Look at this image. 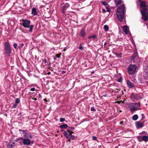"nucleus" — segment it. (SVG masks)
I'll list each match as a JSON object with an SVG mask.
<instances>
[{
  "instance_id": "obj_1",
  "label": "nucleus",
  "mask_w": 148,
  "mask_h": 148,
  "mask_svg": "<svg viewBox=\"0 0 148 148\" xmlns=\"http://www.w3.org/2000/svg\"><path fill=\"white\" fill-rule=\"evenodd\" d=\"M125 7L123 5H121L116 11V14L117 19L120 22H122L124 17V12Z\"/></svg>"
},
{
  "instance_id": "obj_2",
  "label": "nucleus",
  "mask_w": 148,
  "mask_h": 148,
  "mask_svg": "<svg viewBox=\"0 0 148 148\" xmlns=\"http://www.w3.org/2000/svg\"><path fill=\"white\" fill-rule=\"evenodd\" d=\"M23 23L22 24V25L25 28H29V32L30 33L32 32V31L34 25H30L31 22L30 21L26 20L23 19Z\"/></svg>"
},
{
  "instance_id": "obj_3",
  "label": "nucleus",
  "mask_w": 148,
  "mask_h": 148,
  "mask_svg": "<svg viewBox=\"0 0 148 148\" xmlns=\"http://www.w3.org/2000/svg\"><path fill=\"white\" fill-rule=\"evenodd\" d=\"M137 67L136 64H130L127 69V72L130 75H132L135 73Z\"/></svg>"
},
{
  "instance_id": "obj_4",
  "label": "nucleus",
  "mask_w": 148,
  "mask_h": 148,
  "mask_svg": "<svg viewBox=\"0 0 148 148\" xmlns=\"http://www.w3.org/2000/svg\"><path fill=\"white\" fill-rule=\"evenodd\" d=\"M4 46V49L5 51V54L7 56L9 57L11 53V50L9 42H6Z\"/></svg>"
},
{
  "instance_id": "obj_5",
  "label": "nucleus",
  "mask_w": 148,
  "mask_h": 148,
  "mask_svg": "<svg viewBox=\"0 0 148 148\" xmlns=\"http://www.w3.org/2000/svg\"><path fill=\"white\" fill-rule=\"evenodd\" d=\"M134 106L130 108V111L132 112H134L135 111L139 110L140 107V103H135L133 104Z\"/></svg>"
},
{
  "instance_id": "obj_6",
  "label": "nucleus",
  "mask_w": 148,
  "mask_h": 148,
  "mask_svg": "<svg viewBox=\"0 0 148 148\" xmlns=\"http://www.w3.org/2000/svg\"><path fill=\"white\" fill-rule=\"evenodd\" d=\"M142 16V18L145 21H147L148 19V9L145 11H140Z\"/></svg>"
},
{
  "instance_id": "obj_7",
  "label": "nucleus",
  "mask_w": 148,
  "mask_h": 148,
  "mask_svg": "<svg viewBox=\"0 0 148 148\" xmlns=\"http://www.w3.org/2000/svg\"><path fill=\"white\" fill-rule=\"evenodd\" d=\"M22 143L23 145L27 146L29 145L31 143V141L27 138H23L22 140ZM32 144L33 143V142H32Z\"/></svg>"
},
{
  "instance_id": "obj_8",
  "label": "nucleus",
  "mask_w": 148,
  "mask_h": 148,
  "mask_svg": "<svg viewBox=\"0 0 148 148\" xmlns=\"http://www.w3.org/2000/svg\"><path fill=\"white\" fill-rule=\"evenodd\" d=\"M144 122L143 123H141L139 121L136 122L135 124L136 128H141L143 127L144 126Z\"/></svg>"
},
{
  "instance_id": "obj_9",
  "label": "nucleus",
  "mask_w": 148,
  "mask_h": 148,
  "mask_svg": "<svg viewBox=\"0 0 148 148\" xmlns=\"http://www.w3.org/2000/svg\"><path fill=\"white\" fill-rule=\"evenodd\" d=\"M140 5L141 8L143 10H141L140 11H145L148 10L145 2H141L140 3Z\"/></svg>"
},
{
  "instance_id": "obj_10",
  "label": "nucleus",
  "mask_w": 148,
  "mask_h": 148,
  "mask_svg": "<svg viewBox=\"0 0 148 148\" xmlns=\"http://www.w3.org/2000/svg\"><path fill=\"white\" fill-rule=\"evenodd\" d=\"M131 97L132 98L136 100H138L139 99L138 94L136 93L133 92L131 94Z\"/></svg>"
},
{
  "instance_id": "obj_11",
  "label": "nucleus",
  "mask_w": 148,
  "mask_h": 148,
  "mask_svg": "<svg viewBox=\"0 0 148 148\" xmlns=\"http://www.w3.org/2000/svg\"><path fill=\"white\" fill-rule=\"evenodd\" d=\"M16 145L15 142H10L7 144V147L8 148H12Z\"/></svg>"
},
{
  "instance_id": "obj_12",
  "label": "nucleus",
  "mask_w": 148,
  "mask_h": 148,
  "mask_svg": "<svg viewBox=\"0 0 148 148\" xmlns=\"http://www.w3.org/2000/svg\"><path fill=\"white\" fill-rule=\"evenodd\" d=\"M79 34L81 36L82 38H84L86 35V33L85 32V29H81Z\"/></svg>"
},
{
  "instance_id": "obj_13",
  "label": "nucleus",
  "mask_w": 148,
  "mask_h": 148,
  "mask_svg": "<svg viewBox=\"0 0 148 148\" xmlns=\"http://www.w3.org/2000/svg\"><path fill=\"white\" fill-rule=\"evenodd\" d=\"M63 133L64 135L67 138L69 137V136L70 135V134H71V132L70 131L68 130L64 131V132Z\"/></svg>"
},
{
  "instance_id": "obj_14",
  "label": "nucleus",
  "mask_w": 148,
  "mask_h": 148,
  "mask_svg": "<svg viewBox=\"0 0 148 148\" xmlns=\"http://www.w3.org/2000/svg\"><path fill=\"white\" fill-rule=\"evenodd\" d=\"M127 86L129 88H134L135 87L134 85L131 83L130 81L127 80Z\"/></svg>"
},
{
  "instance_id": "obj_15",
  "label": "nucleus",
  "mask_w": 148,
  "mask_h": 148,
  "mask_svg": "<svg viewBox=\"0 0 148 148\" xmlns=\"http://www.w3.org/2000/svg\"><path fill=\"white\" fill-rule=\"evenodd\" d=\"M69 6V3H66L62 7L63 12L64 14H65L64 11L67 8H68Z\"/></svg>"
},
{
  "instance_id": "obj_16",
  "label": "nucleus",
  "mask_w": 148,
  "mask_h": 148,
  "mask_svg": "<svg viewBox=\"0 0 148 148\" xmlns=\"http://www.w3.org/2000/svg\"><path fill=\"white\" fill-rule=\"evenodd\" d=\"M128 29L129 28L127 25L124 26L123 27V31L126 34H127L128 33Z\"/></svg>"
},
{
  "instance_id": "obj_17",
  "label": "nucleus",
  "mask_w": 148,
  "mask_h": 148,
  "mask_svg": "<svg viewBox=\"0 0 148 148\" xmlns=\"http://www.w3.org/2000/svg\"><path fill=\"white\" fill-rule=\"evenodd\" d=\"M138 55V53L136 51H134L133 54L131 56V59L132 60H134Z\"/></svg>"
},
{
  "instance_id": "obj_18",
  "label": "nucleus",
  "mask_w": 148,
  "mask_h": 148,
  "mask_svg": "<svg viewBox=\"0 0 148 148\" xmlns=\"http://www.w3.org/2000/svg\"><path fill=\"white\" fill-rule=\"evenodd\" d=\"M32 14L34 15H37V12L36 11V8H33L32 9Z\"/></svg>"
},
{
  "instance_id": "obj_19",
  "label": "nucleus",
  "mask_w": 148,
  "mask_h": 148,
  "mask_svg": "<svg viewBox=\"0 0 148 148\" xmlns=\"http://www.w3.org/2000/svg\"><path fill=\"white\" fill-rule=\"evenodd\" d=\"M68 127L67 124H63V125H61L59 126V127L61 129L66 128Z\"/></svg>"
},
{
  "instance_id": "obj_20",
  "label": "nucleus",
  "mask_w": 148,
  "mask_h": 148,
  "mask_svg": "<svg viewBox=\"0 0 148 148\" xmlns=\"http://www.w3.org/2000/svg\"><path fill=\"white\" fill-rule=\"evenodd\" d=\"M25 134L24 135V136H25V137H27V136H29V138H32V135L28 133H27L25 132V133H24Z\"/></svg>"
},
{
  "instance_id": "obj_21",
  "label": "nucleus",
  "mask_w": 148,
  "mask_h": 148,
  "mask_svg": "<svg viewBox=\"0 0 148 148\" xmlns=\"http://www.w3.org/2000/svg\"><path fill=\"white\" fill-rule=\"evenodd\" d=\"M115 3L116 6H117L121 3V0H115Z\"/></svg>"
},
{
  "instance_id": "obj_22",
  "label": "nucleus",
  "mask_w": 148,
  "mask_h": 148,
  "mask_svg": "<svg viewBox=\"0 0 148 148\" xmlns=\"http://www.w3.org/2000/svg\"><path fill=\"white\" fill-rule=\"evenodd\" d=\"M138 115L136 114L134 115L132 117V119L134 121H136L138 118Z\"/></svg>"
},
{
  "instance_id": "obj_23",
  "label": "nucleus",
  "mask_w": 148,
  "mask_h": 148,
  "mask_svg": "<svg viewBox=\"0 0 148 148\" xmlns=\"http://www.w3.org/2000/svg\"><path fill=\"white\" fill-rule=\"evenodd\" d=\"M75 138V137L73 135H71V134H70V135L69 136V137L68 138H67V139H68L70 141V139H72V140H74Z\"/></svg>"
},
{
  "instance_id": "obj_24",
  "label": "nucleus",
  "mask_w": 148,
  "mask_h": 148,
  "mask_svg": "<svg viewBox=\"0 0 148 148\" xmlns=\"http://www.w3.org/2000/svg\"><path fill=\"white\" fill-rule=\"evenodd\" d=\"M143 140L147 141L148 140V136H143L142 137Z\"/></svg>"
},
{
  "instance_id": "obj_25",
  "label": "nucleus",
  "mask_w": 148,
  "mask_h": 148,
  "mask_svg": "<svg viewBox=\"0 0 148 148\" xmlns=\"http://www.w3.org/2000/svg\"><path fill=\"white\" fill-rule=\"evenodd\" d=\"M104 28L106 32L108 31L109 30V27L107 25H105L104 26Z\"/></svg>"
},
{
  "instance_id": "obj_26",
  "label": "nucleus",
  "mask_w": 148,
  "mask_h": 148,
  "mask_svg": "<svg viewBox=\"0 0 148 148\" xmlns=\"http://www.w3.org/2000/svg\"><path fill=\"white\" fill-rule=\"evenodd\" d=\"M137 138L139 142L142 141L143 140L142 137L140 136H138L137 137Z\"/></svg>"
},
{
  "instance_id": "obj_27",
  "label": "nucleus",
  "mask_w": 148,
  "mask_h": 148,
  "mask_svg": "<svg viewBox=\"0 0 148 148\" xmlns=\"http://www.w3.org/2000/svg\"><path fill=\"white\" fill-rule=\"evenodd\" d=\"M146 73L147 74V77H145V81L146 82V83H148V70L146 72Z\"/></svg>"
},
{
  "instance_id": "obj_28",
  "label": "nucleus",
  "mask_w": 148,
  "mask_h": 148,
  "mask_svg": "<svg viewBox=\"0 0 148 148\" xmlns=\"http://www.w3.org/2000/svg\"><path fill=\"white\" fill-rule=\"evenodd\" d=\"M97 38V36L95 35H93L91 36H89L88 37V38L90 39L92 38Z\"/></svg>"
},
{
  "instance_id": "obj_29",
  "label": "nucleus",
  "mask_w": 148,
  "mask_h": 148,
  "mask_svg": "<svg viewBox=\"0 0 148 148\" xmlns=\"http://www.w3.org/2000/svg\"><path fill=\"white\" fill-rule=\"evenodd\" d=\"M106 9L107 11V12H110L111 10H110V8L109 7H108V6H106Z\"/></svg>"
},
{
  "instance_id": "obj_30",
  "label": "nucleus",
  "mask_w": 148,
  "mask_h": 148,
  "mask_svg": "<svg viewBox=\"0 0 148 148\" xmlns=\"http://www.w3.org/2000/svg\"><path fill=\"white\" fill-rule=\"evenodd\" d=\"M23 138H22V137H21V138H17V139L15 141L16 142H17L18 141L22 140H23Z\"/></svg>"
},
{
  "instance_id": "obj_31",
  "label": "nucleus",
  "mask_w": 148,
  "mask_h": 148,
  "mask_svg": "<svg viewBox=\"0 0 148 148\" xmlns=\"http://www.w3.org/2000/svg\"><path fill=\"white\" fill-rule=\"evenodd\" d=\"M20 102V99L18 98H17L16 99L15 103L16 104Z\"/></svg>"
},
{
  "instance_id": "obj_32",
  "label": "nucleus",
  "mask_w": 148,
  "mask_h": 148,
  "mask_svg": "<svg viewBox=\"0 0 148 148\" xmlns=\"http://www.w3.org/2000/svg\"><path fill=\"white\" fill-rule=\"evenodd\" d=\"M101 3L102 4L105 6H107V5H108V4L106 3V1H102L101 2Z\"/></svg>"
},
{
  "instance_id": "obj_33",
  "label": "nucleus",
  "mask_w": 148,
  "mask_h": 148,
  "mask_svg": "<svg viewBox=\"0 0 148 148\" xmlns=\"http://www.w3.org/2000/svg\"><path fill=\"white\" fill-rule=\"evenodd\" d=\"M123 80V78L122 77H120L119 79L118 80V82H121Z\"/></svg>"
},
{
  "instance_id": "obj_34",
  "label": "nucleus",
  "mask_w": 148,
  "mask_h": 148,
  "mask_svg": "<svg viewBox=\"0 0 148 148\" xmlns=\"http://www.w3.org/2000/svg\"><path fill=\"white\" fill-rule=\"evenodd\" d=\"M145 66L146 67V69L148 70V62L145 64Z\"/></svg>"
},
{
  "instance_id": "obj_35",
  "label": "nucleus",
  "mask_w": 148,
  "mask_h": 148,
  "mask_svg": "<svg viewBox=\"0 0 148 148\" xmlns=\"http://www.w3.org/2000/svg\"><path fill=\"white\" fill-rule=\"evenodd\" d=\"M65 120V119L64 118H61L60 119V121L61 122H62Z\"/></svg>"
},
{
  "instance_id": "obj_36",
  "label": "nucleus",
  "mask_w": 148,
  "mask_h": 148,
  "mask_svg": "<svg viewBox=\"0 0 148 148\" xmlns=\"http://www.w3.org/2000/svg\"><path fill=\"white\" fill-rule=\"evenodd\" d=\"M91 110L92 111H96V110L95 108L94 107H91Z\"/></svg>"
},
{
  "instance_id": "obj_37",
  "label": "nucleus",
  "mask_w": 148,
  "mask_h": 148,
  "mask_svg": "<svg viewBox=\"0 0 148 148\" xmlns=\"http://www.w3.org/2000/svg\"><path fill=\"white\" fill-rule=\"evenodd\" d=\"M61 53H60L59 54H56V57L58 58H60V56L61 55Z\"/></svg>"
},
{
  "instance_id": "obj_38",
  "label": "nucleus",
  "mask_w": 148,
  "mask_h": 148,
  "mask_svg": "<svg viewBox=\"0 0 148 148\" xmlns=\"http://www.w3.org/2000/svg\"><path fill=\"white\" fill-rule=\"evenodd\" d=\"M92 139L93 140H97V137H96V136H93L92 137Z\"/></svg>"
},
{
  "instance_id": "obj_39",
  "label": "nucleus",
  "mask_w": 148,
  "mask_h": 148,
  "mask_svg": "<svg viewBox=\"0 0 148 148\" xmlns=\"http://www.w3.org/2000/svg\"><path fill=\"white\" fill-rule=\"evenodd\" d=\"M17 43H14V45H13V46H14V47L16 49L17 46Z\"/></svg>"
},
{
  "instance_id": "obj_40",
  "label": "nucleus",
  "mask_w": 148,
  "mask_h": 148,
  "mask_svg": "<svg viewBox=\"0 0 148 148\" xmlns=\"http://www.w3.org/2000/svg\"><path fill=\"white\" fill-rule=\"evenodd\" d=\"M79 49H82V50L83 49V47L82 46V44H80V46L79 47Z\"/></svg>"
},
{
  "instance_id": "obj_41",
  "label": "nucleus",
  "mask_w": 148,
  "mask_h": 148,
  "mask_svg": "<svg viewBox=\"0 0 148 148\" xmlns=\"http://www.w3.org/2000/svg\"><path fill=\"white\" fill-rule=\"evenodd\" d=\"M17 106V104L16 103V104H14L13 106H12V107L14 108H16V106Z\"/></svg>"
},
{
  "instance_id": "obj_42",
  "label": "nucleus",
  "mask_w": 148,
  "mask_h": 148,
  "mask_svg": "<svg viewBox=\"0 0 148 148\" xmlns=\"http://www.w3.org/2000/svg\"><path fill=\"white\" fill-rule=\"evenodd\" d=\"M141 115L142 116V117L141 118V120L143 119H144L145 118V116H144V114H141Z\"/></svg>"
},
{
  "instance_id": "obj_43",
  "label": "nucleus",
  "mask_w": 148,
  "mask_h": 148,
  "mask_svg": "<svg viewBox=\"0 0 148 148\" xmlns=\"http://www.w3.org/2000/svg\"><path fill=\"white\" fill-rule=\"evenodd\" d=\"M35 90V88L34 87H33V88H32L30 89V90L32 91H34Z\"/></svg>"
},
{
  "instance_id": "obj_44",
  "label": "nucleus",
  "mask_w": 148,
  "mask_h": 148,
  "mask_svg": "<svg viewBox=\"0 0 148 148\" xmlns=\"http://www.w3.org/2000/svg\"><path fill=\"white\" fill-rule=\"evenodd\" d=\"M42 61L44 62L45 63H46L47 62V60L46 59H45L44 60H42Z\"/></svg>"
},
{
  "instance_id": "obj_45",
  "label": "nucleus",
  "mask_w": 148,
  "mask_h": 148,
  "mask_svg": "<svg viewBox=\"0 0 148 148\" xmlns=\"http://www.w3.org/2000/svg\"><path fill=\"white\" fill-rule=\"evenodd\" d=\"M22 131L24 133H25V132H26L27 131V130H22Z\"/></svg>"
},
{
  "instance_id": "obj_46",
  "label": "nucleus",
  "mask_w": 148,
  "mask_h": 148,
  "mask_svg": "<svg viewBox=\"0 0 148 148\" xmlns=\"http://www.w3.org/2000/svg\"><path fill=\"white\" fill-rule=\"evenodd\" d=\"M141 134H146V132H145V131H143V132Z\"/></svg>"
},
{
  "instance_id": "obj_47",
  "label": "nucleus",
  "mask_w": 148,
  "mask_h": 148,
  "mask_svg": "<svg viewBox=\"0 0 148 148\" xmlns=\"http://www.w3.org/2000/svg\"><path fill=\"white\" fill-rule=\"evenodd\" d=\"M123 121H121L120 122V124L121 125H123Z\"/></svg>"
},
{
  "instance_id": "obj_48",
  "label": "nucleus",
  "mask_w": 148,
  "mask_h": 148,
  "mask_svg": "<svg viewBox=\"0 0 148 148\" xmlns=\"http://www.w3.org/2000/svg\"><path fill=\"white\" fill-rule=\"evenodd\" d=\"M107 96V95L106 94H105V95H102V97H106Z\"/></svg>"
},
{
  "instance_id": "obj_49",
  "label": "nucleus",
  "mask_w": 148,
  "mask_h": 148,
  "mask_svg": "<svg viewBox=\"0 0 148 148\" xmlns=\"http://www.w3.org/2000/svg\"><path fill=\"white\" fill-rule=\"evenodd\" d=\"M33 99L35 101H36L37 100V99L36 98H33Z\"/></svg>"
},
{
  "instance_id": "obj_50",
  "label": "nucleus",
  "mask_w": 148,
  "mask_h": 148,
  "mask_svg": "<svg viewBox=\"0 0 148 148\" xmlns=\"http://www.w3.org/2000/svg\"><path fill=\"white\" fill-rule=\"evenodd\" d=\"M102 11H103V12H105V11H106V10H105V9H103L102 10Z\"/></svg>"
},
{
  "instance_id": "obj_51",
  "label": "nucleus",
  "mask_w": 148,
  "mask_h": 148,
  "mask_svg": "<svg viewBox=\"0 0 148 148\" xmlns=\"http://www.w3.org/2000/svg\"><path fill=\"white\" fill-rule=\"evenodd\" d=\"M70 128H71V129L72 130H73L74 129V127H71Z\"/></svg>"
},
{
  "instance_id": "obj_52",
  "label": "nucleus",
  "mask_w": 148,
  "mask_h": 148,
  "mask_svg": "<svg viewBox=\"0 0 148 148\" xmlns=\"http://www.w3.org/2000/svg\"><path fill=\"white\" fill-rule=\"evenodd\" d=\"M66 49L64 48V49H63V51H66Z\"/></svg>"
},
{
  "instance_id": "obj_53",
  "label": "nucleus",
  "mask_w": 148,
  "mask_h": 148,
  "mask_svg": "<svg viewBox=\"0 0 148 148\" xmlns=\"http://www.w3.org/2000/svg\"><path fill=\"white\" fill-rule=\"evenodd\" d=\"M19 143L20 144H21V145H22V143H21V142H19Z\"/></svg>"
},
{
  "instance_id": "obj_54",
  "label": "nucleus",
  "mask_w": 148,
  "mask_h": 148,
  "mask_svg": "<svg viewBox=\"0 0 148 148\" xmlns=\"http://www.w3.org/2000/svg\"><path fill=\"white\" fill-rule=\"evenodd\" d=\"M107 43L106 42H105L104 44V46H105L106 45Z\"/></svg>"
},
{
  "instance_id": "obj_55",
  "label": "nucleus",
  "mask_w": 148,
  "mask_h": 148,
  "mask_svg": "<svg viewBox=\"0 0 148 148\" xmlns=\"http://www.w3.org/2000/svg\"><path fill=\"white\" fill-rule=\"evenodd\" d=\"M22 130H21V129H19V131H20V132H21V131H22Z\"/></svg>"
},
{
  "instance_id": "obj_56",
  "label": "nucleus",
  "mask_w": 148,
  "mask_h": 148,
  "mask_svg": "<svg viewBox=\"0 0 148 148\" xmlns=\"http://www.w3.org/2000/svg\"><path fill=\"white\" fill-rule=\"evenodd\" d=\"M71 132V133H73V131H71V132Z\"/></svg>"
},
{
  "instance_id": "obj_57",
  "label": "nucleus",
  "mask_w": 148,
  "mask_h": 148,
  "mask_svg": "<svg viewBox=\"0 0 148 148\" xmlns=\"http://www.w3.org/2000/svg\"><path fill=\"white\" fill-rule=\"evenodd\" d=\"M65 72H65V71H62V73H65Z\"/></svg>"
},
{
  "instance_id": "obj_58",
  "label": "nucleus",
  "mask_w": 148,
  "mask_h": 148,
  "mask_svg": "<svg viewBox=\"0 0 148 148\" xmlns=\"http://www.w3.org/2000/svg\"><path fill=\"white\" fill-rule=\"evenodd\" d=\"M21 45L22 46H23L24 45V44H21Z\"/></svg>"
},
{
  "instance_id": "obj_59",
  "label": "nucleus",
  "mask_w": 148,
  "mask_h": 148,
  "mask_svg": "<svg viewBox=\"0 0 148 148\" xmlns=\"http://www.w3.org/2000/svg\"><path fill=\"white\" fill-rule=\"evenodd\" d=\"M119 112H122L121 110H120Z\"/></svg>"
},
{
  "instance_id": "obj_60",
  "label": "nucleus",
  "mask_w": 148,
  "mask_h": 148,
  "mask_svg": "<svg viewBox=\"0 0 148 148\" xmlns=\"http://www.w3.org/2000/svg\"><path fill=\"white\" fill-rule=\"evenodd\" d=\"M39 96H40V94H39Z\"/></svg>"
},
{
  "instance_id": "obj_61",
  "label": "nucleus",
  "mask_w": 148,
  "mask_h": 148,
  "mask_svg": "<svg viewBox=\"0 0 148 148\" xmlns=\"http://www.w3.org/2000/svg\"><path fill=\"white\" fill-rule=\"evenodd\" d=\"M45 100V99L44 100L45 101H46V100Z\"/></svg>"
},
{
  "instance_id": "obj_62",
  "label": "nucleus",
  "mask_w": 148,
  "mask_h": 148,
  "mask_svg": "<svg viewBox=\"0 0 148 148\" xmlns=\"http://www.w3.org/2000/svg\"><path fill=\"white\" fill-rule=\"evenodd\" d=\"M45 100V99L44 100L45 101H46V100Z\"/></svg>"
},
{
  "instance_id": "obj_63",
  "label": "nucleus",
  "mask_w": 148,
  "mask_h": 148,
  "mask_svg": "<svg viewBox=\"0 0 148 148\" xmlns=\"http://www.w3.org/2000/svg\"><path fill=\"white\" fill-rule=\"evenodd\" d=\"M137 106V105H136V106Z\"/></svg>"
},
{
  "instance_id": "obj_64",
  "label": "nucleus",
  "mask_w": 148,
  "mask_h": 148,
  "mask_svg": "<svg viewBox=\"0 0 148 148\" xmlns=\"http://www.w3.org/2000/svg\"><path fill=\"white\" fill-rule=\"evenodd\" d=\"M27 138H28V136H27Z\"/></svg>"
}]
</instances>
